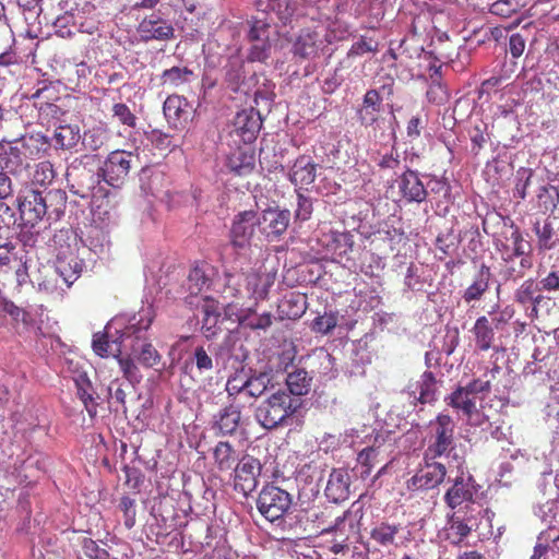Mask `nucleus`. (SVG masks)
Instances as JSON below:
<instances>
[{
  "instance_id": "nucleus-44",
  "label": "nucleus",
  "mask_w": 559,
  "mask_h": 559,
  "mask_svg": "<svg viewBox=\"0 0 559 559\" xmlns=\"http://www.w3.org/2000/svg\"><path fill=\"white\" fill-rule=\"evenodd\" d=\"M118 361L120 371L122 372L123 378L132 385L139 384L143 376L134 362V359L130 356H116Z\"/></svg>"
},
{
  "instance_id": "nucleus-23",
  "label": "nucleus",
  "mask_w": 559,
  "mask_h": 559,
  "mask_svg": "<svg viewBox=\"0 0 559 559\" xmlns=\"http://www.w3.org/2000/svg\"><path fill=\"white\" fill-rule=\"evenodd\" d=\"M402 195L409 202H423L427 197V190L418 178L416 171L407 169L399 180Z\"/></svg>"
},
{
  "instance_id": "nucleus-61",
  "label": "nucleus",
  "mask_w": 559,
  "mask_h": 559,
  "mask_svg": "<svg viewBox=\"0 0 559 559\" xmlns=\"http://www.w3.org/2000/svg\"><path fill=\"white\" fill-rule=\"evenodd\" d=\"M114 116L119 119V121L128 127L135 126V116L131 112L129 107L124 104H115L112 107Z\"/></svg>"
},
{
  "instance_id": "nucleus-21",
  "label": "nucleus",
  "mask_w": 559,
  "mask_h": 559,
  "mask_svg": "<svg viewBox=\"0 0 559 559\" xmlns=\"http://www.w3.org/2000/svg\"><path fill=\"white\" fill-rule=\"evenodd\" d=\"M257 222V214L254 211H243L239 213L231 227V245H245L254 238V226Z\"/></svg>"
},
{
  "instance_id": "nucleus-24",
  "label": "nucleus",
  "mask_w": 559,
  "mask_h": 559,
  "mask_svg": "<svg viewBox=\"0 0 559 559\" xmlns=\"http://www.w3.org/2000/svg\"><path fill=\"white\" fill-rule=\"evenodd\" d=\"M346 521H347V512L334 518L333 525H330L326 527L319 526L320 535H325V534H335L336 535V538L333 540V543L330 547L331 552H333L334 555H338L348 549V545H347L348 534L345 528Z\"/></svg>"
},
{
  "instance_id": "nucleus-11",
  "label": "nucleus",
  "mask_w": 559,
  "mask_h": 559,
  "mask_svg": "<svg viewBox=\"0 0 559 559\" xmlns=\"http://www.w3.org/2000/svg\"><path fill=\"white\" fill-rule=\"evenodd\" d=\"M328 45L322 32L305 28L294 39L290 51L296 59L312 61L324 52Z\"/></svg>"
},
{
  "instance_id": "nucleus-42",
  "label": "nucleus",
  "mask_w": 559,
  "mask_h": 559,
  "mask_svg": "<svg viewBox=\"0 0 559 559\" xmlns=\"http://www.w3.org/2000/svg\"><path fill=\"white\" fill-rule=\"evenodd\" d=\"M76 383V394L79 399L84 404L85 409L87 411L91 417L96 416L97 414V403L94 397V389L91 381L86 378H81L75 381Z\"/></svg>"
},
{
  "instance_id": "nucleus-10",
  "label": "nucleus",
  "mask_w": 559,
  "mask_h": 559,
  "mask_svg": "<svg viewBox=\"0 0 559 559\" xmlns=\"http://www.w3.org/2000/svg\"><path fill=\"white\" fill-rule=\"evenodd\" d=\"M82 270L83 262L78 259L76 254L73 252L59 253L51 274L52 280L58 282V278H60L67 287H70L80 277ZM38 285L40 289L46 292H53L58 288L57 283L52 284L50 280H45Z\"/></svg>"
},
{
  "instance_id": "nucleus-58",
  "label": "nucleus",
  "mask_w": 559,
  "mask_h": 559,
  "mask_svg": "<svg viewBox=\"0 0 559 559\" xmlns=\"http://www.w3.org/2000/svg\"><path fill=\"white\" fill-rule=\"evenodd\" d=\"M193 361L200 372L213 369V359L203 346H198L193 352Z\"/></svg>"
},
{
  "instance_id": "nucleus-29",
  "label": "nucleus",
  "mask_w": 559,
  "mask_h": 559,
  "mask_svg": "<svg viewBox=\"0 0 559 559\" xmlns=\"http://www.w3.org/2000/svg\"><path fill=\"white\" fill-rule=\"evenodd\" d=\"M289 178L296 187L308 186L316 179V165L309 157L301 156L293 165Z\"/></svg>"
},
{
  "instance_id": "nucleus-18",
  "label": "nucleus",
  "mask_w": 559,
  "mask_h": 559,
  "mask_svg": "<svg viewBox=\"0 0 559 559\" xmlns=\"http://www.w3.org/2000/svg\"><path fill=\"white\" fill-rule=\"evenodd\" d=\"M500 253L504 261L506 273L510 278L522 277L525 270L532 266L531 257L522 250V247H501Z\"/></svg>"
},
{
  "instance_id": "nucleus-9",
  "label": "nucleus",
  "mask_w": 559,
  "mask_h": 559,
  "mask_svg": "<svg viewBox=\"0 0 559 559\" xmlns=\"http://www.w3.org/2000/svg\"><path fill=\"white\" fill-rule=\"evenodd\" d=\"M441 457H428L427 454L423 456V466L407 480V488L409 490H429L437 488L441 485L447 476L448 468L445 464L440 462Z\"/></svg>"
},
{
  "instance_id": "nucleus-50",
  "label": "nucleus",
  "mask_w": 559,
  "mask_h": 559,
  "mask_svg": "<svg viewBox=\"0 0 559 559\" xmlns=\"http://www.w3.org/2000/svg\"><path fill=\"white\" fill-rule=\"evenodd\" d=\"M378 51V43L372 38H368L366 36H360L357 41H355L347 52L348 58L361 57L368 52Z\"/></svg>"
},
{
  "instance_id": "nucleus-52",
  "label": "nucleus",
  "mask_w": 559,
  "mask_h": 559,
  "mask_svg": "<svg viewBox=\"0 0 559 559\" xmlns=\"http://www.w3.org/2000/svg\"><path fill=\"white\" fill-rule=\"evenodd\" d=\"M119 509L123 514V524L128 530L135 525L136 504L135 500L129 496H123L119 502Z\"/></svg>"
},
{
  "instance_id": "nucleus-16",
  "label": "nucleus",
  "mask_w": 559,
  "mask_h": 559,
  "mask_svg": "<svg viewBox=\"0 0 559 559\" xmlns=\"http://www.w3.org/2000/svg\"><path fill=\"white\" fill-rule=\"evenodd\" d=\"M29 262L25 247H0V265L14 270L19 283L25 282Z\"/></svg>"
},
{
  "instance_id": "nucleus-62",
  "label": "nucleus",
  "mask_w": 559,
  "mask_h": 559,
  "mask_svg": "<svg viewBox=\"0 0 559 559\" xmlns=\"http://www.w3.org/2000/svg\"><path fill=\"white\" fill-rule=\"evenodd\" d=\"M312 213V202L301 193L297 195L296 217L300 221H307Z\"/></svg>"
},
{
  "instance_id": "nucleus-57",
  "label": "nucleus",
  "mask_w": 559,
  "mask_h": 559,
  "mask_svg": "<svg viewBox=\"0 0 559 559\" xmlns=\"http://www.w3.org/2000/svg\"><path fill=\"white\" fill-rule=\"evenodd\" d=\"M533 171L531 169L521 168L516 173V185L514 188V197L519 199L526 198V190L530 186Z\"/></svg>"
},
{
  "instance_id": "nucleus-40",
  "label": "nucleus",
  "mask_w": 559,
  "mask_h": 559,
  "mask_svg": "<svg viewBox=\"0 0 559 559\" xmlns=\"http://www.w3.org/2000/svg\"><path fill=\"white\" fill-rule=\"evenodd\" d=\"M400 525L382 522L376 525L370 532V538L382 547L394 545Z\"/></svg>"
},
{
  "instance_id": "nucleus-51",
  "label": "nucleus",
  "mask_w": 559,
  "mask_h": 559,
  "mask_svg": "<svg viewBox=\"0 0 559 559\" xmlns=\"http://www.w3.org/2000/svg\"><path fill=\"white\" fill-rule=\"evenodd\" d=\"M108 141V133L103 128H93L85 132L83 144L93 151L100 148Z\"/></svg>"
},
{
  "instance_id": "nucleus-45",
  "label": "nucleus",
  "mask_w": 559,
  "mask_h": 559,
  "mask_svg": "<svg viewBox=\"0 0 559 559\" xmlns=\"http://www.w3.org/2000/svg\"><path fill=\"white\" fill-rule=\"evenodd\" d=\"M14 162L12 158L4 156L0 158V165L2 171H0V200H3L11 195L12 185L8 174H15L17 169L13 167Z\"/></svg>"
},
{
  "instance_id": "nucleus-43",
  "label": "nucleus",
  "mask_w": 559,
  "mask_h": 559,
  "mask_svg": "<svg viewBox=\"0 0 559 559\" xmlns=\"http://www.w3.org/2000/svg\"><path fill=\"white\" fill-rule=\"evenodd\" d=\"M192 78L193 71L187 67H173L162 74L163 83L174 87L191 82Z\"/></svg>"
},
{
  "instance_id": "nucleus-54",
  "label": "nucleus",
  "mask_w": 559,
  "mask_h": 559,
  "mask_svg": "<svg viewBox=\"0 0 559 559\" xmlns=\"http://www.w3.org/2000/svg\"><path fill=\"white\" fill-rule=\"evenodd\" d=\"M189 290L191 294H199L204 287H209L210 280L201 267H194L188 275Z\"/></svg>"
},
{
  "instance_id": "nucleus-36",
  "label": "nucleus",
  "mask_w": 559,
  "mask_h": 559,
  "mask_svg": "<svg viewBox=\"0 0 559 559\" xmlns=\"http://www.w3.org/2000/svg\"><path fill=\"white\" fill-rule=\"evenodd\" d=\"M472 332L475 336V343L479 350L486 352L491 347L495 338V332L487 317H479L476 320Z\"/></svg>"
},
{
  "instance_id": "nucleus-5",
  "label": "nucleus",
  "mask_w": 559,
  "mask_h": 559,
  "mask_svg": "<svg viewBox=\"0 0 559 559\" xmlns=\"http://www.w3.org/2000/svg\"><path fill=\"white\" fill-rule=\"evenodd\" d=\"M248 40L250 48L247 59L250 62H265L272 52L271 35L277 34L269 21V13L264 10H258L249 22Z\"/></svg>"
},
{
  "instance_id": "nucleus-55",
  "label": "nucleus",
  "mask_w": 559,
  "mask_h": 559,
  "mask_svg": "<svg viewBox=\"0 0 559 559\" xmlns=\"http://www.w3.org/2000/svg\"><path fill=\"white\" fill-rule=\"evenodd\" d=\"M16 219L12 209L0 200V239H7L10 234V226L15 224Z\"/></svg>"
},
{
  "instance_id": "nucleus-60",
  "label": "nucleus",
  "mask_w": 559,
  "mask_h": 559,
  "mask_svg": "<svg viewBox=\"0 0 559 559\" xmlns=\"http://www.w3.org/2000/svg\"><path fill=\"white\" fill-rule=\"evenodd\" d=\"M92 345L95 354L100 357H106L110 353V343L106 333H95Z\"/></svg>"
},
{
  "instance_id": "nucleus-28",
  "label": "nucleus",
  "mask_w": 559,
  "mask_h": 559,
  "mask_svg": "<svg viewBox=\"0 0 559 559\" xmlns=\"http://www.w3.org/2000/svg\"><path fill=\"white\" fill-rule=\"evenodd\" d=\"M213 459L216 468L221 472H227L237 465L239 456L235 448L228 441H219L213 450Z\"/></svg>"
},
{
  "instance_id": "nucleus-4",
  "label": "nucleus",
  "mask_w": 559,
  "mask_h": 559,
  "mask_svg": "<svg viewBox=\"0 0 559 559\" xmlns=\"http://www.w3.org/2000/svg\"><path fill=\"white\" fill-rule=\"evenodd\" d=\"M302 405L299 397L278 390L263 401L255 409V419L265 429H274L285 424Z\"/></svg>"
},
{
  "instance_id": "nucleus-64",
  "label": "nucleus",
  "mask_w": 559,
  "mask_h": 559,
  "mask_svg": "<svg viewBox=\"0 0 559 559\" xmlns=\"http://www.w3.org/2000/svg\"><path fill=\"white\" fill-rule=\"evenodd\" d=\"M525 48V39L520 34H512L509 39V50L512 57L519 58L522 56Z\"/></svg>"
},
{
  "instance_id": "nucleus-8",
  "label": "nucleus",
  "mask_w": 559,
  "mask_h": 559,
  "mask_svg": "<svg viewBox=\"0 0 559 559\" xmlns=\"http://www.w3.org/2000/svg\"><path fill=\"white\" fill-rule=\"evenodd\" d=\"M292 502V496L286 490L277 486L266 485L258 496L257 508L266 520L275 522L284 516Z\"/></svg>"
},
{
  "instance_id": "nucleus-59",
  "label": "nucleus",
  "mask_w": 559,
  "mask_h": 559,
  "mask_svg": "<svg viewBox=\"0 0 559 559\" xmlns=\"http://www.w3.org/2000/svg\"><path fill=\"white\" fill-rule=\"evenodd\" d=\"M266 390L265 378L254 377L246 380V395L252 397L261 396Z\"/></svg>"
},
{
  "instance_id": "nucleus-56",
  "label": "nucleus",
  "mask_w": 559,
  "mask_h": 559,
  "mask_svg": "<svg viewBox=\"0 0 559 559\" xmlns=\"http://www.w3.org/2000/svg\"><path fill=\"white\" fill-rule=\"evenodd\" d=\"M538 286L534 280H526L516 290L515 300L522 305L530 304L534 299Z\"/></svg>"
},
{
  "instance_id": "nucleus-26",
  "label": "nucleus",
  "mask_w": 559,
  "mask_h": 559,
  "mask_svg": "<svg viewBox=\"0 0 559 559\" xmlns=\"http://www.w3.org/2000/svg\"><path fill=\"white\" fill-rule=\"evenodd\" d=\"M491 278V272L488 266L483 264L475 275L473 283L464 290L463 300L466 304H471L472 301H478L481 299L483 295L489 288V281Z\"/></svg>"
},
{
  "instance_id": "nucleus-39",
  "label": "nucleus",
  "mask_w": 559,
  "mask_h": 559,
  "mask_svg": "<svg viewBox=\"0 0 559 559\" xmlns=\"http://www.w3.org/2000/svg\"><path fill=\"white\" fill-rule=\"evenodd\" d=\"M380 445L371 444L362 449L357 455V464L361 467L360 478L367 479L376 464L382 461L380 459Z\"/></svg>"
},
{
  "instance_id": "nucleus-31",
  "label": "nucleus",
  "mask_w": 559,
  "mask_h": 559,
  "mask_svg": "<svg viewBox=\"0 0 559 559\" xmlns=\"http://www.w3.org/2000/svg\"><path fill=\"white\" fill-rule=\"evenodd\" d=\"M381 107V97L376 90H369L364 97L362 106L358 110L360 122L371 126L378 120V112Z\"/></svg>"
},
{
  "instance_id": "nucleus-37",
  "label": "nucleus",
  "mask_w": 559,
  "mask_h": 559,
  "mask_svg": "<svg viewBox=\"0 0 559 559\" xmlns=\"http://www.w3.org/2000/svg\"><path fill=\"white\" fill-rule=\"evenodd\" d=\"M55 145L63 148H73L81 140L80 128L76 124L59 126L53 132Z\"/></svg>"
},
{
  "instance_id": "nucleus-13",
  "label": "nucleus",
  "mask_w": 559,
  "mask_h": 559,
  "mask_svg": "<svg viewBox=\"0 0 559 559\" xmlns=\"http://www.w3.org/2000/svg\"><path fill=\"white\" fill-rule=\"evenodd\" d=\"M290 221V213L287 210L267 209L263 211L259 219V230L265 236L266 241H277L278 237L286 231Z\"/></svg>"
},
{
  "instance_id": "nucleus-33",
  "label": "nucleus",
  "mask_w": 559,
  "mask_h": 559,
  "mask_svg": "<svg viewBox=\"0 0 559 559\" xmlns=\"http://www.w3.org/2000/svg\"><path fill=\"white\" fill-rule=\"evenodd\" d=\"M312 378L309 377L305 369H296L288 372L286 378L287 393L293 397L306 395L311 389Z\"/></svg>"
},
{
  "instance_id": "nucleus-41",
  "label": "nucleus",
  "mask_w": 559,
  "mask_h": 559,
  "mask_svg": "<svg viewBox=\"0 0 559 559\" xmlns=\"http://www.w3.org/2000/svg\"><path fill=\"white\" fill-rule=\"evenodd\" d=\"M203 318H202V333L206 338L214 337L221 330L218 323L221 313L217 310V306L213 304H206L203 309Z\"/></svg>"
},
{
  "instance_id": "nucleus-20",
  "label": "nucleus",
  "mask_w": 559,
  "mask_h": 559,
  "mask_svg": "<svg viewBox=\"0 0 559 559\" xmlns=\"http://www.w3.org/2000/svg\"><path fill=\"white\" fill-rule=\"evenodd\" d=\"M473 478H464L463 475L457 476L452 486L444 493L445 504L454 510L465 502H473L475 490L472 485Z\"/></svg>"
},
{
  "instance_id": "nucleus-17",
  "label": "nucleus",
  "mask_w": 559,
  "mask_h": 559,
  "mask_svg": "<svg viewBox=\"0 0 559 559\" xmlns=\"http://www.w3.org/2000/svg\"><path fill=\"white\" fill-rule=\"evenodd\" d=\"M276 272L260 267L246 276V288L255 301L264 300L269 296L270 288L274 285Z\"/></svg>"
},
{
  "instance_id": "nucleus-3",
  "label": "nucleus",
  "mask_w": 559,
  "mask_h": 559,
  "mask_svg": "<svg viewBox=\"0 0 559 559\" xmlns=\"http://www.w3.org/2000/svg\"><path fill=\"white\" fill-rule=\"evenodd\" d=\"M138 316L136 322L126 326L121 336L123 341H130L131 355L144 367L152 368L160 360L159 353L146 336L155 317L154 310L151 306L142 308Z\"/></svg>"
},
{
  "instance_id": "nucleus-22",
  "label": "nucleus",
  "mask_w": 559,
  "mask_h": 559,
  "mask_svg": "<svg viewBox=\"0 0 559 559\" xmlns=\"http://www.w3.org/2000/svg\"><path fill=\"white\" fill-rule=\"evenodd\" d=\"M188 102L178 95H171L164 102L163 110L168 123L178 129L182 128L190 116Z\"/></svg>"
},
{
  "instance_id": "nucleus-15",
  "label": "nucleus",
  "mask_w": 559,
  "mask_h": 559,
  "mask_svg": "<svg viewBox=\"0 0 559 559\" xmlns=\"http://www.w3.org/2000/svg\"><path fill=\"white\" fill-rule=\"evenodd\" d=\"M262 127L260 112L253 108L241 110L234 118V132L241 138L245 143H251L255 140Z\"/></svg>"
},
{
  "instance_id": "nucleus-49",
  "label": "nucleus",
  "mask_w": 559,
  "mask_h": 559,
  "mask_svg": "<svg viewBox=\"0 0 559 559\" xmlns=\"http://www.w3.org/2000/svg\"><path fill=\"white\" fill-rule=\"evenodd\" d=\"M538 202L546 211H552L559 203V191L554 186H543L538 192Z\"/></svg>"
},
{
  "instance_id": "nucleus-63",
  "label": "nucleus",
  "mask_w": 559,
  "mask_h": 559,
  "mask_svg": "<svg viewBox=\"0 0 559 559\" xmlns=\"http://www.w3.org/2000/svg\"><path fill=\"white\" fill-rule=\"evenodd\" d=\"M486 128V126L484 123L481 124H476L471 131H469V135H471V141H472V150L476 153L479 152V150L483 148V146L485 145V143L487 142V138L486 135L484 134V129Z\"/></svg>"
},
{
  "instance_id": "nucleus-34",
  "label": "nucleus",
  "mask_w": 559,
  "mask_h": 559,
  "mask_svg": "<svg viewBox=\"0 0 559 559\" xmlns=\"http://www.w3.org/2000/svg\"><path fill=\"white\" fill-rule=\"evenodd\" d=\"M140 27L146 38L166 40L174 35L173 26L160 19H145Z\"/></svg>"
},
{
  "instance_id": "nucleus-6",
  "label": "nucleus",
  "mask_w": 559,
  "mask_h": 559,
  "mask_svg": "<svg viewBox=\"0 0 559 559\" xmlns=\"http://www.w3.org/2000/svg\"><path fill=\"white\" fill-rule=\"evenodd\" d=\"M139 164V156L124 150H116L108 154L98 169V176L115 188L123 185L132 167Z\"/></svg>"
},
{
  "instance_id": "nucleus-32",
  "label": "nucleus",
  "mask_w": 559,
  "mask_h": 559,
  "mask_svg": "<svg viewBox=\"0 0 559 559\" xmlns=\"http://www.w3.org/2000/svg\"><path fill=\"white\" fill-rule=\"evenodd\" d=\"M447 405L454 411H461L471 426L481 427L486 424L490 425V417L485 413L483 405H480L479 408L476 406V401H465Z\"/></svg>"
},
{
  "instance_id": "nucleus-25",
  "label": "nucleus",
  "mask_w": 559,
  "mask_h": 559,
  "mask_svg": "<svg viewBox=\"0 0 559 559\" xmlns=\"http://www.w3.org/2000/svg\"><path fill=\"white\" fill-rule=\"evenodd\" d=\"M239 326L251 331H266L273 324V316L271 312L257 313L254 308L241 309L236 314Z\"/></svg>"
},
{
  "instance_id": "nucleus-1",
  "label": "nucleus",
  "mask_w": 559,
  "mask_h": 559,
  "mask_svg": "<svg viewBox=\"0 0 559 559\" xmlns=\"http://www.w3.org/2000/svg\"><path fill=\"white\" fill-rule=\"evenodd\" d=\"M67 195L61 190H25L17 198L21 225L34 227L46 214L59 216L66 207Z\"/></svg>"
},
{
  "instance_id": "nucleus-53",
  "label": "nucleus",
  "mask_w": 559,
  "mask_h": 559,
  "mask_svg": "<svg viewBox=\"0 0 559 559\" xmlns=\"http://www.w3.org/2000/svg\"><path fill=\"white\" fill-rule=\"evenodd\" d=\"M55 171L49 162H41L36 165L33 174V183L45 187L52 182Z\"/></svg>"
},
{
  "instance_id": "nucleus-46",
  "label": "nucleus",
  "mask_w": 559,
  "mask_h": 559,
  "mask_svg": "<svg viewBox=\"0 0 559 559\" xmlns=\"http://www.w3.org/2000/svg\"><path fill=\"white\" fill-rule=\"evenodd\" d=\"M337 322H338L337 312H333V311L324 312L323 314L318 316L312 320V322L310 324V329L314 333L326 335L335 329V326L337 325Z\"/></svg>"
},
{
  "instance_id": "nucleus-12",
  "label": "nucleus",
  "mask_w": 559,
  "mask_h": 559,
  "mask_svg": "<svg viewBox=\"0 0 559 559\" xmlns=\"http://www.w3.org/2000/svg\"><path fill=\"white\" fill-rule=\"evenodd\" d=\"M261 463L251 455L242 456L234 468L235 490L248 496L255 490L261 474Z\"/></svg>"
},
{
  "instance_id": "nucleus-30",
  "label": "nucleus",
  "mask_w": 559,
  "mask_h": 559,
  "mask_svg": "<svg viewBox=\"0 0 559 559\" xmlns=\"http://www.w3.org/2000/svg\"><path fill=\"white\" fill-rule=\"evenodd\" d=\"M295 0H269V21L272 23L273 29L276 31L277 24L274 16L283 24L286 25L296 11ZM266 12V10H264Z\"/></svg>"
},
{
  "instance_id": "nucleus-7",
  "label": "nucleus",
  "mask_w": 559,
  "mask_h": 559,
  "mask_svg": "<svg viewBox=\"0 0 559 559\" xmlns=\"http://www.w3.org/2000/svg\"><path fill=\"white\" fill-rule=\"evenodd\" d=\"M499 371V366H493L492 368L486 367L478 378H474L465 385H457L444 397V403L452 404L465 401H476V399L483 400L485 395L491 392V383Z\"/></svg>"
},
{
  "instance_id": "nucleus-19",
  "label": "nucleus",
  "mask_w": 559,
  "mask_h": 559,
  "mask_svg": "<svg viewBox=\"0 0 559 559\" xmlns=\"http://www.w3.org/2000/svg\"><path fill=\"white\" fill-rule=\"evenodd\" d=\"M324 492L326 498L334 503L347 500L350 493V476L348 471L345 468H333Z\"/></svg>"
},
{
  "instance_id": "nucleus-27",
  "label": "nucleus",
  "mask_w": 559,
  "mask_h": 559,
  "mask_svg": "<svg viewBox=\"0 0 559 559\" xmlns=\"http://www.w3.org/2000/svg\"><path fill=\"white\" fill-rule=\"evenodd\" d=\"M255 165L254 152L249 148H238L228 156L227 167L236 175L245 176L250 174Z\"/></svg>"
},
{
  "instance_id": "nucleus-35",
  "label": "nucleus",
  "mask_w": 559,
  "mask_h": 559,
  "mask_svg": "<svg viewBox=\"0 0 559 559\" xmlns=\"http://www.w3.org/2000/svg\"><path fill=\"white\" fill-rule=\"evenodd\" d=\"M471 532L472 528L463 520L452 515L443 530V539L451 545L461 546Z\"/></svg>"
},
{
  "instance_id": "nucleus-48",
  "label": "nucleus",
  "mask_w": 559,
  "mask_h": 559,
  "mask_svg": "<svg viewBox=\"0 0 559 559\" xmlns=\"http://www.w3.org/2000/svg\"><path fill=\"white\" fill-rule=\"evenodd\" d=\"M80 555L86 559H109V552L92 538L83 537L80 542Z\"/></svg>"
},
{
  "instance_id": "nucleus-14",
  "label": "nucleus",
  "mask_w": 559,
  "mask_h": 559,
  "mask_svg": "<svg viewBox=\"0 0 559 559\" xmlns=\"http://www.w3.org/2000/svg\"><path fill=\"white\" fill-rule=\"evenodd\" d=\"M437 390V380L432 371L423 372L417 380L409 382L407 385V394L414 405L435 402Z\"/></svg>"
},
{
  "instance_id": "nucleus-47",
  "label": "nucleus",
  "mask_w": 559,
  "mask_h": 559,
  "mask_svg": "<svg viewBox=\"0 0 559 559\" xmlns=\"http://www.w3.org/2000/svg\"><path fill=\"white\" fill-rule=\"evenodd\" d=\"M2 311L9 314L15 323L21 322L24 326H31L34 323L32 314L11 300H2Z\"/></svg>"
},
{
  "instance_id": "nucleus-38",
  "label": "nucleus",
  "mask_w": 559,
  "mask_h": 559,
  "mask_svg": "<svg viewBox=\"0 0 559 559\" xmlns=\"http://www.w3.org/2000/svg\"><path fill=\"white\" fill-rule=\"evenodd\" d=\"M240 423V411L237 406L229 405L223 408L215 421V427L222 435L234 433Z\"/></svg>"
},
{
  "instance_id": "nucleus-2",
  "label": "nucleus",
  "mask_w": 559,
  "mask_h": 559,
  "mask_svg": "<svg viewBox=\"0 0 559 559\" xmlns=\"http://www.w3.org/2000/svg\"><path fill=\"white\" fill-rule=\"evenodd\" d=\"M427 429V447L424 454H427L430 460L431 457H444L448 460L449 466L453 462L461 467L464 457L457 453L453 418L449 414L440 413L429 421Z\"/></svg>"
}]
</instances>
